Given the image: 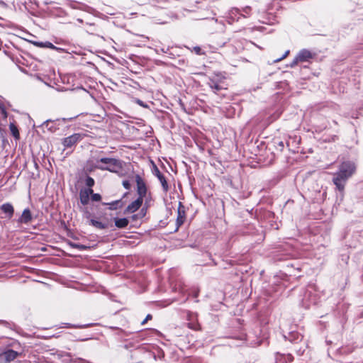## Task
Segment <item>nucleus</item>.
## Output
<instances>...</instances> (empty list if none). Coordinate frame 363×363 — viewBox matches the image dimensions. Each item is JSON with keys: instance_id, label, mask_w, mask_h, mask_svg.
Returning a JSON list of instances; mask_svg holds the SVG:
<instances>
[{"instance_id": "f257e3e1", "label": "nucleus", "mask_w": 363, "mask_h": 363, "mask_svg": "<svg viewBox=\"0 0 363 363\" xmlns=\"http://www.w3.org/2000/svg\"><path fill=\"white\" fill-rule=\"evenodd\" d=\"M355 171V166L352 162H342L337 172L333 174V182L340 191H343L347 179L352 177Z\"/></svg>"}, {"instance_id": "f03ea898", "label": "nucleus", "mask_w": 363, "mask_h": 363, "mask_svg": "<svg viewBox=\"0 0 363 363\" xmlns=\"http://www.w3.org/2000/svg\"><path fill=\"white\" fill-rule=\"evenodd\" d=\"M102 163L104 165L97 164L96 167L101 170H108L111 172H116L122 168V164L120 160L115 158L102 157L97 160V163Z\"/></svg>"}, {"instance_id": "7ed1b4c3", "label": "nucleus", "mask_w": 363, "mask_h": 363, "mask_svg": "<svg viewBox=\"0 0 363 363\" xmlns=\"http://www.w3.org/2000/svg\"><path fill=\"white\" fill-rule=\"evenodd\" d=\"M135 182L137 184V193L138 198L144 199L147 194V186L144 180L138 174L135 176Z\"/></svg>"}, {"instance_id": "20e7f679", "label": "nucleus", "mask_w": 363, "mask_h": 363, "mask_svg": "<svg viewBox=\"0 0 363 363\" xmlns=\"http://www.w3.org/2000/svg\"><path fill=\"white\" fill-rule=\"evenodd\" d=\"M143 199L138 198L134 201L131 202L124 211V213H133L137 211L142 206Z\"/></svg>"}, {"instance_id": "39448f33", "label": "nucleus", "mask_w": 363, "mask_h": 363, "mask_svg": "<svg viewBox=\"0 0 363 363\" xmlns=\"http://www.w3.org/2000/svg\"><path fill=\"white\" fill-rule=\"evenodd\" d=\"M153 174L157 177V179L160 182L164 191L167 192L169 189V186L166 181V179L156 166L154 167Z\"/></svg>"}, {"instance_id": "423d86ee", "label": "nucleus", "mask_w": 363, "mask_h": 363, "mask_svg": "<svg viewBox=\"0 0 363 363\" xmlns=\"http://www.w3.org/2000/svg\"><path fill=\"white\" fill-rule=\"evenodd\" d=\"M33 220L30 211L28 208L23 210L21 217L18 219V223L28 224Z\"/></svg>"}, {"instance_id": "0eeeda50", "label": "nucleus", "mask_w": 363, "mask_h": 363, "mask_svg": "<svg viewBox=\"0 0 363 363\" xmlns=\"http://www.w3.org/2000/svg\"><path fill=\"white\" fill-rule=\"evenodd\" d=\"M93 194L91 189H82L79 193L80 201L83 205H86L89 201V196Z\"/></svg>"}, {"instance_id": "6e6552de", "label": "nucleus", "mask_w": 363, "mask_h": 363, "mask_svg": "<svg viewBox=\"0 0 363 363\" xmlns=\"http://www.w3.org/2000/svg\"><path fill=\"white\" fill-rule=\"evenodd\" d=\"M80 136L78 134H74L63 140V145L66 147H70L79 140Z\"/></svg>"}, {"instance_id": "1a4fd4ad", "label": "nucleus", "mask_w": 363, "mask_h": 363, "mask_svg": "<svg viewBox=\"0 0 363 363\" xmlns=\"http://www.w3.org/2000/svg\"><path fill=\"white\" fill-rule=\"evenodd\" d=\"M312 58V54L309 50H302L296 55V60L299 62H307Z\"/></svg>"}, {"instance_id": "9d476101", "label": "nucleus", "mask_w": 363, "mask_h": 363, "mask_svg": "<svg viewBox=\"0 0 363 363\" xmlns=\"http://www.w3.org/2000/svg\"><path fill=\"white\" fill-rule=\"evenodd\" d=\"M1 210L7 215L8 218H11L14 213L13 206L9 203H6L1 206Z\"/></svg>"}, {"instance_id": "9b49d317", "label": "nucleus", "mask_w": 363, "mask_h": 363, "mask_svg": "<svg viewBox=\"0 0 363 363\" xmlns=\"http://www.w3.org/2000/svg\"><path fill=\"white\" fill-rule=\"evenodd\" d=\"M89 224L99 230H104L108 228L106 223H104L96 218L89 219Z\"/></svg>"}, {"instance_id": "f8f14e48", "label": "nucleus", "mask_w": 363, "mask_h": 363, "mask_svg": "<svg viewBox=\"0 0 363 363\" xmlns=\"http://www.w3.org/2000/svg\"><path fill=\"white\" fill-rule=\"evenodd\" d=\"M185 218V212L184 210V207L182 206L181 202L179 203V208H178V216L177 219V226L179 227L182 225L184 221Z\"/></svg>"}, {"instance_id": "ddd939ff", "label": "nucleus", "mask_w": 363, "mask_h": 363, "mask_svg": "<svg viewBox=\"0 0 363 363\" xmlns=\"http://www.w3.org/2000/svg\"><path fill=\"white\" fill-rule=\"evenodd\" d=\"M17 356H18V352H16V351H13L12 350H10L5 352L3 354L2 358H4L6 362H11V361H13V359H15L17 357Z\"/></svg>"}, {"instance_id": "4468645a", "label": "nucleus", "mask_w": 363, "mask_h": 363, "mask_svg": "<svg viewBox=\"0 0 363 363\" xmlns=\"http://www.w3.org/2000/svg\"><path fill=\"white\" fill-rule=\"evenodd\" d=\"M128 220L125 218H116L115 225L118 228H124L128 225Z\"/></svg>"}, {"instance_id": "2eb2a0df", "label": "nucleus", "mask_w": 363, "mask_h": 363, "mask_svg": "<svg viewBox=\"0 0 363 363\" xmlns=\"http://www.w3.org/2000/svg\"><path fill=\"white\" fill-rule=\"evenodd\" d=\"M147 213V208H142L140 212L137 214H134L131 216L132 220H136L138 218H143Z\"/></svg>"}, {"instance_id": "dca6fc26", "label": "nucleus", "mask_w": 363, "mask_h": 363, "mask_svg": "<svg viewBox=\"0 0 363 363\" xmlns=\"http://www.w3.org/2000/svg\"><path fill=\"white\" fill-rule=\"evenodd\" d=\"M10 130L13 137L18 139L19 138V133L16 125L12 123L10 124Z\"/></svg>"}, {"instance_id": "f3484780", "label": "nucleus", "mask_w": 363, "mask_h": 363, "mask_svg": "<svg viewBox=\"0 0 363 363\" xmlns=\"http://www.w3.org/2000/svg\"><path fill=\"white\" fill-rule=\"evenodd\" d=\"M210 86L213 90V91L215 93H216V91L221 89V86L219 84L214 83V82H212L211 84H210Z\"/></svg>"}, {"instance_id": "a211bd4d", "label": "nucleus", "mask_w": 363, "mask_h": 363, "mask_svg": "<svg viewBox=\"0 0 363 363\" xmlns=\"http://www.w3.org/2000/svg\"><path fill=\"white\" fill-rule=\"evenodd\" d=\"M86 185L89 187H91L94 185V180L93 178L90 177H88L86 179Z\"/></svg>"}, {"instance_id": "6ab92c4d", "label": "nucleus", "mask_w": 363, "mask_h": 363, "mask_svg": "<svg viewBox=\"0 0 363 363\" xmlns=\"http://www.w3.org/2000/svg\"><path fill=\"white\" fill-rule=\"evenodd\" d=\"M70 245L72 247L77 248V249L80 250H83L86 249V247L85 245H79V244H76V243H70Z\"/></svg>"}, {"instance_id": "aec40b11", "label": "nucleus", "mask_w": 363, "mask_h": 363, "mask_svg": "<svg viewBox=\"0 0 363 363\" xmlns=\"http://www.w3.org/2000/svg\"><path fill=\"white\" fill-rule=\"evenodd\" d=\"M120 203H121V201L118 200V201H113V202L107 203V204L111 206L110 209L114 210V209L117 208L116 205L119 204Z\"/></svg>"}, {"instance_id": "412c9836", "label": "nucleus", "mask_w": 363, "mask_h": 363, "mask_svg": "<svg viewBox=\"0 0 363 363\" xmlns=\"http://www.w3.org/2000/svg\"><path fill=\"white\" fill-rule=\"evenodd\" d=\"M289 50H286V51L285 52V53L283 55V56H282V57H279V58H277V59L274 60V63H277V62H279L281 61L282 60H284V58H286V57L289 55Z\"/></svg>"}, {"instance_id": "4be33fe9", "label": "nucleus", "mask_w": 363, "mask_h": 363, "mask_svg": "<svg viewBox=\"0 0 363 363\" xmlns=\"http://www.w3.org/2000/svg\"><path fill=\"white\" fill-rule=\"evenodd\" d=\"M91 199L94 201H99L101 199V196L99 194H91Z\"/></svg>"}, {"instance_id": "5701e85b", "label": "nucleus", "mask_w": 363, "mask_h": 363, "mask_svg": "<svg viewBox=\"0 0 363 363\" xmlns=\"http://www.w3.org/2000/svg\"><path fill=\"white\" fill-rule=\"evenodd\" d=\"M45 48H50L52 50H57L58 48H56L53 44H52L50 42H45Z\"/></svg>"}, {"instance_id": "b1692460", "label": "nucleus", "mask_w": 363, "mask_h": 363, "mask_svg": "<svg viewBox=\"0 0 363 363\" xmlns=\"http://www.w3.org/2000/svg\"><path fill=\"white\" fill-rule=\"evenodd\" d=\"M123 186L127 190H129L131 186L130 182L128 180L123 181Z\"/></svg>"}, {"instance_id": "393cba45", "label": "nucleus", "mask_w": 363, "mask_h": 363, "mask_svg": "<svg viewBox=\"0 0 363 363\" xmlns=\"http://www.w3.org/2000/svg\"><path fill=\"white\" fill-rule=\"evenodd\" d=\"M33 44L40 48H45V43L42 42H33Z\"/></svg>"}, {"instance_id": "a878e982", "label": "nucleus", "mask_w": 363, "mask_h": 363, "mask_svg": "<svg viewBox=\"0 0 363 363\" xmlns=\"http://www.w3.org/2000/svg\"><path fill=\"white\" fill-rule=\"evenodd\" d=\"M299 62V60H296V57L294 58V60L292 61V62L290 64L291 67H295Z\"/></svg>"}, {"instance_id": "bb28decb", "label": "nucleus", "mask_w": 363, "mask_h": 363, "mask_svg": "<svg viewBox=\"0 0 363 363\" xmlns=\"http://www.w3.org/2000/svg\"><path fill=\"white\" fill-rule=\"evenodd\" d=\"M150 319H152V315L148 314L146 316L145 319L142 322V324L144 325L148 320H150Z\"/></svg>"}, {"instance_id": "cd10ccee", "label": "nucleus", "mask_w": 363, "mask_h": 363, "mask_svg": "<svg viewBox=\"0 0 363 363\" xmlns=\"http://www.w3.org/2000/svg\"><path fill=\"white\" fill-rule=\"evenodd\" d=\"M136 102H137V104H138L140 106H141L143 107H145V108L147 107V106L145 105L144 103L140 99H137Z\"/></svg>"}, {"instance_id": "c85d7f7f", "label": "nucleus", "mask_w": 363, "mask_h": 363, "mask_svg": "<svg viewBox=\"0 0 363 363\" xmlns=\"http://www.w3.org/2000/svg\"><path fill=\"white\" fill-rule=\"evenodd\" d=\"M194 50L196 51V52L197 54H199L200 53V51H201V48L199 47H195L194 48Z\"/></svg>"}, {"instance_id": "c756f323", "label": "nucleus", "mask_w": 363, "mask_h": 363, "mask_svg": "<svg viewBox=\"0 0 363 363\" xmlns=\"http://www.w3.org/2000/svg\"><path fill=\"white\" fill-rule=\"evenodd\" d=\"M279 145L281 147V148L282 149L284 147V143L282 141H280L279 143Z\"/></svg>"}]
</instances>
